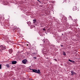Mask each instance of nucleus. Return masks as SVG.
I'll return each instance as SVG.
<instances>
[{"mask_svg":"<svg viewBox=\"0 0 80 80\" xmlns=\"http://www.w3.org/2000/svg\"><path fill=\"white\" fill-rule=\"evenodd\" d=\"M61 46V47H62V46Z\"/></svg>","mask_w":80,"mask_h":80,"instance_id":"a211bd4d","label":"nucleus"},{"mask_svg":"<svg viewBox=\"0 0 80 80\" xmlns=\"http://www.w3.org/2000/svg\"><path fill=\"white\" fill-rule=\"evenodd\" d=\"M30 70H32L33 72H35V73H40V71L39 70H38V71L37 69H30Z\"/></svg>","mask_w":80,"mask_h":80,"instance_id":"f257e3e1","label":"nucleus"},{"mask_svg":"<svg viewBox=\"0 0 80 80\" xmlns=\"http://www.w3.org/2000/svg\"><path fill=\"white\" fill-rule=\"evenodd\" d=\"M61 46V47H62V46Z\"/></svg>","mask_w":80,"mask_h":80,"instance_id":"f3484780","label":"nucleus"},{"mask_svg":"<svg viewBox=\"0 0 80 80\" xmlns=\"http://www.w3.org/2000/svg\"><path fill=\"white\" fill-rule=\"evenodd\" d=\"M34 58H36V57H34Z\"/></svg>","mask_w":80,"mask_h":80,"instance_id":"4468645a","label":"nucleus"},{"mask_svg":"<svg viewBox=\"0 0 80 80\" xmlns=\"http://www.w3.org/2000/svg\"><path fill=\"white\" fill-rule=\"evenodd\" d=\"M6 48L5 47L3 46L2 45H1L0 47V52H2V50H5Z\"/></svg>","mask_w":80,"mask_h":80,"instance_id":"f03ea898","label":"nucleus"},{"mask_svg":"<svg viewBox=\"0 0 80 80\" xmlns=\"http://www.w3.org/2000/svg\"><path fill=\"white\" fill-rule=\"evenodd\" d=\"M54 60H56V59H55Z\"/></svg>","mask_w":80,"mask_h":80,"instance_id":"2eb2a0df","label":"nucleus"},{"mask_svg":"<svg viewBox=\"0 0 80 80\" xmlns=\"http://www.w3.org/2000/svg\"><path fill=\"white\" fill-rule=\"evenodd\" d=\"M9 52L10 53H12V49H10L9 50Z\"/></svg>","mask_w":80,"mask_h":80,"instance_id":"6e6552de","label":"nucleus"},{"mask_svg":"<svg viewBox=\"0 0 80 80\" xmlns=\"http://www.w3.org/2000/svg\"><path fill=\"white\" fill-rule=\"evenodd\" d=\"M71 75H75V72H74L73 71H71Z\"/></svg>","mask_w":80,"mask_h":80,"instance_id":"39448f33","label":"nucleus"},{"mask_svg":"<svg viewBox=\"0 0 80 80\" xmlns=\"http://www.w3.org/2000/svg\"><path fill=\"white\" fill-rule=\"evenodd\" d=\"M6 66L7 67H9V65H7Z\"/></svg>","mask_w":80,"mask_h":80,"instance_id":"f8f14e48","label":"nucleus"},{"mask_svg":"<svg viewBox=\"0 0 80 80\" xmlns=\"http://www.w3.org/2000/svg\"><path fill=\"white\" fill-rule=\"evenodd\" d=\"M63 54L64 55H65V52H63Z\"/></svg>","mask_w":80,"mask_h":80,"instance_id":"9d476101","label":"nucleus"},{"mask_svg":"<svg viewBox=\"0 0 80 80\" xmlns=\"http://www.w3.org/2000/svg\"><path fill=\"white\" fill-rule=\"evenodd\" d=\"M69 62H72V63H75V62H74V61H73L72 60H70V59H69Z\"/></svg>","mask_w":80,"mask_h":80,"instance_id":"0eeeda50","label":"nucleus"},{"mask_svg":"<svg viewBox=\"0 0 80 80\" xmlns=\"http://www.w3.org/2000/svg\"><path fill=\"white\" fill-rule=\"evenodd\" d=\"M77 10V7L76 6H74L73 7V10Z\"/></svg>","mask_w":80,"mask_h":80,"instance_id":"423d86ee","label":"nucleus"},{"mask_svg":"<svg viewBox=\"0 0 80 80\" xmlns=\"http://www.w3.org/2000/svg\"><path fill=\"white\" fill-rule=\"evenodd\" d=\"M43 30L44 31H45V29H43Z\"/></svg>","mask_w":80,"mask_h":80,"instance_id":"ddd939ff","label":"nucleus"},{"mask_svg":"<svg viewBox=\"0 0 80 80\" xmlns=\"http://www.w3.org/2000/svg\"><path fill=\"white\" fill-rule=\"evenodd\" d=\"M17 61H13L12 62V64H15L17 63Z\"/></svg>","mask_w":80,"mask_h":80,"instance_id":"20e7f679","label":"nucleus"},{"mask_svg":"<svg viewBox=\"0 0 80 80\" xmlns=\"http://www.w3.org/2000/svg\"><path fill=\"white\" fill-rule=\"evenodd\" d=\"M33 22L34 23H35L37 21L36 20V19H34L33 20Z\"/></svg>","mask_w":80,"mask_h":80,"instance_id":"1a4fd4ad","label":"nucleus"},{"mask_svg":"<svg viewBox=\"0 0 80 80\" xmlns=\"http://www.w3.org/2000/svg\"><path fill=\"white\" fill-rule=\"evenodd\" d=\"M23 63L24 64H26V63H27V60L26 59H24L22 61Z\"/></svg>","mask_w":80,"mask_h":80,"instance_id":"7ed1b4c3","label":"nucleus"},{"mask_svg":"<svg viewBox=\"0 0 80 80\" xmlns=\"http://www.w3.org/2000/svg\"><path fill=\"white\" fill-rule=\"evenodd\" d=\"M61 46V47H62V46Z\"/></svg>","mask_w":80,"mask_h":80,"instance_id":"6ab92c4d","label":"nucleus"},{"mask_svg":"<svg viewBox=\"0 0 80 80\" xmlns=\"http://www.w3.org/2000/svg\"><path fill=\"white\" fill-rule=\"evenodd\" d=\"M27 45H28V44H27Z\"/></svg>","mask_w":80,"mask_h":80,"instance_id":"dca6fc26","label":"nucleus"},{"mask_svg":"<svg viewBox=\"0 0 80 80\" xmlns=\"http://www.w3.org/2000/svg\"><path fill=\"white\" fill-rule=\"evenodd\" d=\"M2 68V65L0 64V69H1Z\"/></svg>","mask_w":80,"mask_h":80,"instance_id":"9b49d317","label":"nucleus"}]
</instances>
